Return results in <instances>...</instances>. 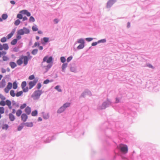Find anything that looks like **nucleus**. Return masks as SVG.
Masks as SVG:
<instances>
[{"label":"nucleus","instance_id":"nucleus-1","mask_svg":"<svg viewBox=\"0 0 160 160\" xmlns=\"http://www.w3.org/2000/svg\"><path fill=\"white\" fill-rule=\"evenodd\" d=\"M11 102L9 100H7L5 101L4 100L1 101L0 102V105L2 106H4L6 105H7L10 109H11Z\"/></svg>","mask_w":160,"mask_h":160},{"label":"nucleus","instance_id":"nucleus-2","mask_svg":"<svg viewBox=\"0 0 160 160\" xmlns=\"http://www.w3.org/2000/svg\"><path fill=\"white\" fill-rule=\"evenodd\" d=\"M42 93V92L41 90L36 91L32 95V97L34 100L38 99L39 98Z\"/></svg>","mask_w":160,"mask_h":160},{"label":"nucleus","instance_id":"nucleus-3","mask_svg":"<svg viewBox=\"0 0 160 160\" xmlns=\"http://www.w3.org/2000/svg\"><path fill=\"white\" fill-rule=\"evenodd\" d=\"M119 148L123 153H126L128 152V146L126 145L121 144L119 145Z\"/></svg>","mask_w":160,"mask_h":160},{"label":"nucleus","instance_id":"nucleus-4","mask_svg":"<svg viewBox=\"0 0 160 160\" xmlns=\"http://www.w3.org/2000/svg\"><path fill=\"white\" fill-rule=\"evenodd\" d=\"M30 31L28 29L25 28H23L18 31V34L19 35H23L24 33L28 34L29 33Z\"/></svg>","mask_w":160,"mask_h":160},{"label":"nucleus","instance_id":"nucleus-5","mask_svg":"<svg viewBox=\"0 0 160 160\" xmlns=\"http://www.w3.org/2000/svg\"><path fill=\"white\" fill-rule=\"evenodd\" d=\"M31 58L32 56L30 55H28V56H24L23 55L21 56V59L23 60V63L25 65L27 64L28 60L30 59Z\"/></svg>","mask_w":160,"mask_h":160},{"label":"nucleus","instance_id":"nucleus-6","mask_svg":"<svg viewBox=\"0 0 160 160\" xmlns=\"http://www.w3.org/2000/svg\"><path fill=\"white\" fill-rule=\"evenodd\" d=\"M52 57H50L48 58V57L47 56L44 58L43 59V62H46L48 63H49L52 62Z\"/></svg>","mask_w":160,"mask_h":160},{"label":"nucleus","instance_id":"nucleus-7","mask_svg":"<svg viewBox=\"0 0 160 160\" xmlns=\"http://www.w3.org/2000/svg\"><path fill=\"white\" fill-rule=\"evenodd\" d=\"M12 83L8 82L6 87L4 89V91L6 93H8L9 90L12 88Z\"/></svg>","mask_w":160,"mask_h":160},{"label":"nucleus","instance_id":"nucleus-8","mask_svg":"<svg viewBox=\"0 0 160 160\" xmlns=\"http://www.w3.org/2000/svg\"><path fill=\"white\" fill-rule=\"evenodd\" d=\"M38 80L37 79H34L33 81H31L29 83V88L30 89H31L34 87L38 82Z\"/></svg>","mask_w":160,"mask_h":160},{"label":"nucleus","instance_id":"nucleus-9","mask_svg":"<svg viewBox=\"0 0 160 160\" xmlns=\"http://www.w3.org/2000/svg\"><path fill=\"white\" fill-rule=\"evenodd\" d=\"M21 118L23 122H25L28 118V116L26 114L23 113L21 115Z\"/></svg>","mask_w":160,"mask_h":160},{"label":"nucleus","instance_id":"nucleus-10","mask_svg":"<svg viewBox=\"0 0 160 160\" xmlns=\"http://www.w3.org/2000/svg\"><path fill=\"white\" fill-rule=\"evenodd\" d=\"M25 112L28 114L29 115L31 113V108L29 107H27L25 109Z\"/></svg>","mask_w":160,"mask_h":160},{"label":"nucleus","instance_id":"nucleus-11","mask_svg":"<svg viewBox=\"0 0 160 160\" xmlns=\"http://www.w3.org/2000/svg\"><path fill=\"white\" fill-rule=\"evenodd\" d=\"M9 117L10 120L11 121H13L15 119V116L12 113L9 114Z\"/></svg>","mask_w":160,"mask_h":160},{"label":"nucleus","instance_id":"nucleus-12","mask_svg":"<svg viewBox=\"0 0 160 160\" xmlns=\"http://www.w3.org/2000/svg\"><path fill=\"white\" fill-rule=\"evenodd\" d=\"M17 63L18 65H21L23 63L22 60L21 59V56L20 58V59L17 60Z\"/></svg>","mask_w":160,"mask_h":160},{"label":"nucleus","instance_id":"nucleus-13","mask_svg":"<svg viewBox=\"0 0 160 160\" xmlns=\"http://www.w3.org/2000/svg\"><path fill=\"white\" fill-rule=\"evenodd\" d=\"M65 110V108L63 106L60 107L57 111L58 113H61L64 111Z\"/></svg>","mask_w":160,"mask_h":160},{"label":"nucleus","instance_id":"nucleus-14","mask_svg":"<svg viewBox=\"0 0 160 160\" xmlns=\"http://www.w3.org/2000/svg\"><path fill=\"white\" fill-rule=\"evenodd\" d=\"M10 65L12 68H13L16 66V64L14 62H10Z\"/></svg>","mask_w":160,"mask_h":160},{"label":"nucleus","instance_id":"nucleus-15","mask_svg":"<svg viewBox=\"0 0 160 160\" xmlns=\"http://www.w3.org/2000/svg\"><path fill=\"white\" fill-rule=\"evenodd\" d=\"M68 64L67 63H63L62 66V71H64L66 68L67 67Z\"/></svg>","mask_w":160,"mask_h":160},{"label":"nucleus","instance_id":"nucleus-16","mask_svg":"<svg viewBox=\"0 0 160 160\" xmlns=\"http://www.w3.org/2000/svg\"><path fill=\"white\" fill-rule=\"evenodd\" d=\"M14 33V31H12L10 34H8L7 36V38L8 39L10 38L13 35Z\"/></svg>","mask_w":160,"mask_h":160},{"label":"nucleus","instance_id":"nucleus-17","mask_svg":"<svg viewBox=\"0 0 160 160\" xmlns=\"http://www.w3.org/2000/svg\"><path fill=\"white\" fill-rule=\"evenodd\" d=\"M22 113V111L20 109L18 110L16 112V115L17 116L19 117L21 115Z\"/></svg>","mask_w":160,"mask_h":160},{"label":"nucleus","instance_id":"nucleus-18","mask_svg":"<svg viewBox=\"0 0 160 160\" xmlns=\"http://www.w3.org/2000/svg\"><path fill=\"white\" fill-rule=\"evenodd\" d=\"M3 49L5 50H7L8 49L9 47L8 44L6 43L4 44H3Z\"/></svg>","mask_w":160,"mask_h":160},{"label":"nucleus","instance_id":"nucleus-19","mask_svg":"<svg viewBox=\"0 0 160 160\" xmlns=\"http://www.w3.org/2000/svg\"><path fill=\"white\" fill-rule=\"evenodd\" d=\"M12 86L13 87V88L14 89H15L17 88L18 85L16 81H15L14 82L12 85Z\"/></svg>","mask_w":160,"mask_h":160},{"label":"nucleus","instance_id":"nucleus-20","mask_svg":"<svg viewBox=\"0 0 160 160\" xmlns=\"http://www.w3.org/2000/svg\"><path fill=\"white\" fill-rule=\"evenodd\" d=\"M38 112L36 110L33 111L31 113V115L32 116H36Z\"/></svg>","mask_w":160,"mask_h":160},{"label":"nucleus","instance_id":"nucleus-21","mask_svg":"<svg viewBox=\"0 0 160 160\" xmlns=\"http://www.w3.org/2000/svg\"><path fill=\"white\" fill-rule=\"evenodd\" d=\"M8 124H4L2 125V128L3 129H5L7 130L8 129Z\"/></svg>","mask_w":160,"mask_h":160},{"label":"nucleus","instance_id":"nucleus-22","mask_svg":"<svg viewBox=\"0 0 160 160\" xmlns=\"http://www.w3.org/2000/svg\"><path fill=\"white\" fill-rule=\"evenodd\" d=\"M17 39H14L12 41V42H11V43L12 45H15L17 43Z\"/></svg>","mask_w":160,"mask_h":160},{"label":"nucleus","instance_id":"nucleus-23","mask_svg":"<svg viewBox=\"0 0 160 160\" xmlns=\"http://www.w3.org/2000/svg\"><path fill=\"white\" fill-rule=\"evenodd\" d=\"M32 29L33 31H36L38 30V28L37 26L36 25L33 26L32 27Z\"/></svg>","mask_w":160,"mask_h":160},{"label":"nucleus","instance_id":"nucleus-24","mask_svg":"<svg viewBox=\"0 0 160 160\" xmlns=\"http://www.w3.org/2000/svg\"><path fill=\"white\" fill-rule=\"evenodd\" d=\"M55 88L59 92H61L62 91V90L60 88V86L57 85L55 87Z\"/></svg>","mask_w":160,"mask_h":160},{"label":"nucleus","instance_id":"nucleus-25","mask_svg":"<svg viewBox=\"0 0 160 160\" xmlns=\"http://www.w3.org/2000/svg\"><path fill=\"white\" fill-rule=\"evenodd\" d=\"M70 105V103H66L63 104V107L65 108V109L67 107H69Z\"/></svg>","mask_w":160,"mask_h":160},{"label":"nucleus","instance_id":"nucleus-26","mask_svg":"<svg viewBox=\"0 0 160 160\" xmlns=\"http://www.w3.org/2000/svg\"><path fill=\"white\" fill-rule=\"evenodd\" d=\"M26 85V82L25 81L23 82L21 84V87L22 89H23Z\"/></svg>","mask_w":160,"mask_h":160},{"label":"nucleus","instance_id":"nucleus-27","mask_svg":"<svg viewBox=\"0 0 160 160\" xmlns=\"http://www.w3.org/2000/svg\"><path fill=\"white\" fill-rule=\"evenodd\" d=\"M27 127H31L33 126V124L32 122L30 123H26L24 124Z\"/></svg>","mask_w":160,"mask_h":160},{"label":"nucleus","instance_id":"nucleus-28","mask_svg":"<svg viewBox=\"0 0 160 160\" xmlns=\"http://www.w3.org/2000/svg\"><path fill=\"white\" fill-rule=\"evenodd\" d=\"M6 54V52L5 51H0V57H1L2 56H3V55H5Z\"/></svg>","mask_w":160,"mask_h":160},{"label":"nucleus","instance_id":"nucleus-29","mask_svg":"<svg viewBox=\"0 0 160 160\" xmlns=\"http://www.w3.org/2000/svg\"><path fill=\"white\" fill-rule=\"evenodd\" d=\"M10 95L13 97H14L15 96V93H14V90H12L10 91Z\"/></svg>","mask_w":160,"mask_h":160},{"label":"nucleus","instance_id":"nucleus-30","mask_svg":"<svg viewBox=\"0 0 160 160\" xmlns=\"http://www.w3.org/2000/svg\"><path fill=\"white\" fill-rule=\"evenodd\" d=\"M4 112V109L3 107H0V113L3 114Z\"/></svg>","mask_w":160,"mask_h":160},{"label":"nucleus","instance_id":"nucleus-31","mask_svg":"<svg viewBox=\"0 0 160 160\" xmlns=\"http://www.w3.org/2000/svg\"><path fill=\"white\" fill-rule=\"evenodd\" d=\"M22 93L23 92L22 91L19 92L16 94V95L17 97H19L22 95Z\"/></svg>","mask_w":160,"mask_h":160},{"label":"nucleus","instance_id":"nucleus-32","mask_svg":"<svg viewBox=\"0 0 160 160\" xmlns=\"http://www.w3.org/2000/svg\"><path fill=\"white\" fill-rule=\"evenodd\" d=\"M23 124H21L18 127V130L19 131L21 130L23 128Z\"/></svg>","mask_w":160,"mask_h":160},{"label":"nucleus","instance_id":"nucleus-33","mask_svg":"<svg viewBox=\"0 0 160 160\" xmlns=\"http://www.w3.org/2000/svg\"><path fill=\"white\" fill-rule=\"evenodd\" d=\"M84 47V44H81L77 47V48L78 49H81L83 48Z\"/></svg>","mask_w":160,"mask_h":160},{"label":"nucleus","instance_id":"nucleus-34","mask_svg":"<svg viewBox=\"0 0 160 160\" xmlns=\"http://www.w3.org/2000/svg\"><path fill=\"white\" fill-rule=\"evenodd\" d=\"M20 21L18 19L15 21L14 24L15 25L18 26L20 24Z\"/></svg>","mask_w":160,"mask_h":160},{"label":"nucleus","instance_id":"nucleus-35","mask_svg":"<svg viewBox=\"0 0 160 160\" xmlns=\"http://www.w3.org/2000/svg\"><path fill=\"white\" fill-rule=\"evenodd\" d=\"M8 18V15L7 14H3L2 15V18L4 19H6Z\"/></svg>","mask_w":160,"mask_h":160},{"label":"nucleus","instance_id":"nucleus-36","mask_svg":"<svg viewBox=\"0 0 160 160\" xmlns=\"http://www.w3.org/2000/svg\"><path fill=\"white\" fill-rule=\"evenodd\" d=\"M3 60L4 61H7L8 60V58L6 56L3 55L2 57Z\"/></svg>","mask_w":160,"mask_h":160},{"label":"nucleus","instance_id":"nucleus-37","mask_svg":"<svg viewBox=\"0 0 160 160\" xmlns=\"http://www.w3.org/2000/svg\"><path fill=\"white\" fill-rule=\"evenodd\" d=\"M26 106L27 105L26 103H24L21 105L20 108L21 109H23L26 107Z\"/></svg>","mask_w":160,"mask_h":160},{"label":"nucleus","instance_id":"nucleus-38","mask_svg":"<svg viewBox=\"0 0 160 160\" xmlns=\"http://www.w3.org/2000/svg\"><path fill=\"white\" fill-rule=\"evenodd\" d=\"M38 50L37 49H34L32 52V54L33 55H35L38 52Z\"/></svg>","mask_w":160,"mask_h":160},{"label":"nucleus","instance_id":"nucleus-39","mask_svg":"<svg viewBox=\"0 0 160 160\" xmlns=\"http://www.w3.org/2000/svg\"><path fill=\"white\" fill-rule=\"evenodd\" d=\"M61 61L62 62L64 63L66 61V59L64 57H62L60 58Z\"/></svg>","mask_w":160,"mask_h":160},{"label":"nucleus","instance_id":"nucleus-40","mask_svg":"<svg viewBox=\"0 0 160 160\" xmlns=\"http://www.w3.org/2000/svg\"><path fill=\"white\" fill-rule=\"evenodd\" d=\"M7 41V38L5 37H3L1 39V42H5Z\"/></svg>","mask_w":160,"mask_h":160},{"label":"nucleus","instance_id":"nucleus-41","mask_svg":"<svg viewBox=\"0 0 160 160\" xmlns=\"http://www.w3.org/2000/svg\"><path fill=\"white\" fill-rule=\"evenodd\" d=\"M78 43H80L81 44H84V40L83 39H81L78 41Z\"/></svg>","mask_w":160,"mask_h":160},{"label":"nucleus","instance_id":"nucleus-42","mask_svg":"<svg viewBox=\"0 0 160 160\" xmlns=\"http://www.w3.org/2000/svg\"><path fill=\"white\" fill-rule=\"evenodd\" d=\"M0 98L2 100H4L6 99V98L1 94H0Z\"/></svg>","mask_w":160,"mask_h":160},{"label":"nucleus","instance_id":"nucleus-43","mask_svg":"<svg viewBox=\"0 0 160 160\" xmlns=\"http://www.w3.org/2000/svg\"><path fill=\"white\" fill-rule=\"evenodd\" d=\"M27 10H22L20 11V13L22 14H26Z\"/></svg>","mask_w":160,"mask_h":160},{"label":"nucleus","instance_id":"nucleus-44","mask_svg":"<svg viewBox=\"0 0 160 160\" xmlns=\"http://www.w3.org/2000/svg\"><path fill=\"white\" fill-rule=\"evenodd\" d=\"M17 18L20 19H22V16L21 14H18L17 15Z\"/></svg>","mask_w":160,"mask_h":160},{"label":"nucleus","instance_id":"nucleus-45","mask_svg":"<svg viewBox=\"0 0 160 160\" xmlns=\"http://www.w3.org/2000/svg\"><path fill=\"white\" fill-rule=\"evenodd\" d=\"M29 21L30 22H34L35 21V19L33 17L31 16L30 18Z\"/></svg>","mask_w":160,"mask_h":160},{"label":"nucleus","instance_id":"nucleus-46","mask_svg":"<svg viewBox=\"0 0 160 160\" xmlns=\"http://www.w3.org/2000/svg\"><path fill=\"white\" fill-rule=\"evenodd\" d=\"M44 41L45 42H47L48 41L49 39L48 38H43Z\"/></svg>","mask_w":160,"mask_h":160},{"label":"nucleus","instance_id":"nucleus-47","mask_svg":"<svg viewBox=\"0 0 160 160\" xmlns=\"http://www.w3.org/2000/svg\"><path fill=\"white\" fill-rule=\"evenodd\" d=\"M34 75H31V76H30L29 77V80H32L33 79H34Z\"/></svg>","mask_w":160,"mask_h":160},{"label":"nucleus","instance_id":"nucleus-48","mask_svg":"<svg viewBox=\"0 0 160 160\" xmlns=\"http://www.w3.org/2000/svg\"><path fill=\"white\" fill-rule=\"evenodd\" d=\"M50 81L48 79H46L44 81L43 83L44 84H47Z\"/></svg>","mask_w":160,"mask_h":160},{"label":"nucleus","instance_id":"nucleus-49","mask_svg":"<svg viewBox=\"0 0 160 160\" xmlns=\"http://www.w3.org/2000/svg\"><path fill=\"white\" fill-rule=\"evenodd\" d=\"M72 59V57H69L67 59V61L68 62H69Z\"/></svg>","mask_w":160,"mask_h":160},{"label":"nucleus","instance_id":"nucleus-50","mask_svg":"<svg viewBox=\"0 0 160 160\" xmlns=\"http://www.w3.org/2000/svg\"><path fill=\"white\" fill-rule=\"evenodd\" d=\"M43 117L47 119L49 117V115L48 114L46 115H43Z\"/></svg>","mask_w":160,"mask_h":160},{"label":"nucleus","instance_id":"nucleus-51","mask_svg":"<svg viewBox=\"0 0 160 160\" xmlns=\"http://www.w3.org/2000/svg\"><path fill=\"white\" fill-rule=\"evenodd\" d=\"M112 2V1L111 0H110L107 3V7H110V5L111 4V3Z\"/></svg>","mask_w":160,"mask_h":160},{"label":"nucleus","instance_id":"nucleus-52","mask_svg":"<svg viewBox=\"0 0 160 160\" xmlns=\"http://www.w3.org/2000/svg\"><path fill=\"white\" fill-rule=\"evenodd\" d=\"M86 40L88 42H90L92 40V38H86Z\"/></svg>","mask_w":160,"mask_h":160},{"label":"nucleus","instance_id":"nucleus-53","mask_svg":"<svg viewBox=\"0 0 160 160\" xmlns=\"http://www.w3.org/2000/svg\"><path fill=\"white\" fill-rule=\"evenodd\" d=\"M37 88L38 89H39L41 87V84L40 83H38L37 85Z\"/></svg>","mask_w":160,"mask_h":160},{"label":"nucleus","instance_id":"nucleus-54","mask_svg":"<svg viewBox=\"0 0 160 160\" xmlns=\"http://www.w3.org/2000/svg\"><path fill=\"white\" fill-rule=\"evenodd\" d=\"M39 43L36 42L34 43V46L33 47H36L37 46H39Z\"/></svg>","mask_w":160,"mask_h":160},{"label":"nucleus","instance_id":"nucleus-55","mask_svg":"<svg viewBox=\"0 0 160 160\" xmlns=\"http://www.w3.org/2000/svg\"><path fill=\"white\" fill-rule=\"evenodd\" d=\"M23 89V91L25 92H28V88H24Z\"/></svg>","mask_w":160,"mask_h":160},{"label":"nucleus","instance_id":"nucleus-56","mask_svg":"<svg viewBox=\"0 0 160 160\" xmlns=\"http://www.w3.org/2000/svg\"><path fill=\"white\" fill-rule=\"evenodd\" d=\"M20 35H18L17 36V40L20 39L21 37L20 36Z\"/></svg>","mask_w":160,"mask_h":160},{"label":"nucleus","instance_id":"nucleus-57","mask_svg":"<svg viewBox=\"0 0 160 160\" xmlns=\"http://www.w3.org/2000/svg\"><path fill=\"white\" fill-rule=\"evenodd\" d=\"M58 21H59L57 19H55L54 20V22L55 23H57Z\"/></svg>","mask_w":160,"mask_h":160},{"label":"nucleus","instance_id":"nucleus-58","mask_svg":"<svg viewBox=\"0 0 160 160\" xmlns=\"http://www.w3.org/2000/svg\"><path fill=\"white\" fill-rule=\"evenodd\" d=\"M26 15H27V16L28 17L30 16L31 15L30 13L29 12H28V11H27V13Z\"/></svg>","mask_w":160,"mask_h":160},{"label":"nucleus","instance_id":"nucleus-59","mask_svg":"<svg viewBox=\"0 0 160 160\" xmlns=\"http://www.w3.org/2000/svg\"><path fill=\"white\" fill-rule=\"evenodd\" d=\"M2 72V73H4L6 72V70L5 69L2 68L1 69Z\"/></svg>","mask_w":160,"mask_h":160},{"label":"nucleus","instance_id":"nucleus-60","mask_svg":"<svg viewBox=\"0 0 160 160\" xmlns=\"http://www.w3.org/2000/svg\"><path fill=\"white\" fill-rule=\"evenodd\" d=\"M97 44V42H94L92 44V46H94L96 45Z\"/></svg>","mask_w":160,"mask_h":160},{"label":"nucleus","instance_id":"nucleus-61","mask_svg":"<svg viewBox=\"0 0 160 160\" xmlns=\"http://www.w3.org/2000/svg\"><path fill=\"white\" fill-rule=\"evenodd\" d=\"M71 70L72 71L74 72L75 71V69L74 68H71Z\"/></svg>","mask_w":160,"mask_h":160},{"label":"nucleus","instance_id":"nucleus-62","mask_svg":"<svg viewBox=\"0 0 160 160\" xmlns=\"http://www.w3.org/2000/svg\"><path fill=\"white\" fill-rule=\"evenodd\" d=\"M3 45H2L1 44H0V50H2L3 49V47H2Z\"/></svg>","mask_w":160,"mask_h":160},{"label":"nucleus","instance_id":"nucleus-63","mask_svg":"<svg viewBox=\"0 0 160 160\" xmlns=\"http://www.w3.org/2000/svg\"><path fill=\"white\" fill-rule=\"evenodd\" d=\"M10 3H11V4H12L13 5H14L15 3V1H13V0L11 1H10Z\"/></svg>","mask_w":160,"mask_h":160},{"label":"nucleus","instance_id":"nucleus-64","mask_svg":"<svg viewBox=\"0 0 160 160\" xmlns=\"http://www.w3.org/2000/svg\"><path fill=\"white\" fill-rule=\"evenodd\" d=\"M52 66V65H50V64H49L47 66V68H48V69H49L50 68H51V67Z\"/></svg>","mask_w":160,"mask_h":160}]
</instances>
